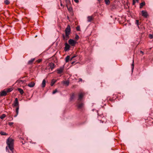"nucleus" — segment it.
Masks as SVG:
<instances>
[{
  "instance_id": "obj_1",
  "label": "nucleus",
  "mask_w": 153,
  "mask_h": 153,
  "mask_svg": "<svg viewBox=\"0 0 153 153\" xmlns=\"http://www.w3.org/2000/svg\"><path fill=\"white\" fill-rule=\"evenodd\" d=\"M7 146L6 149L7 152L9 153H13L14 152V140L9 137L7 140Z\"/></svg>"
},
{
  "instance_id": "obj_2",
  "label": "nucleus",
  "mask_w": 153,
  "mask_h": 153,
  "mask_svg": "<svg viewBox=\"0 0 153 153\" xmlns=\"http://www.w3.org/2000/svg\"><path fill=\"white\" fill-rule=\"evenodd\" d=\"M71 31L70 26L69 25H68L65 30V34L69 35L71 33Z\"/></svg>"
},
{
  "instance_id": "obj_3",
  "label": "nucleus",
  "mask_w": 153,
  "mask_h": 153,
  "mask_svg": "<svg viewBox=\"0 0 153 153\" xmlns=\"http://www.w3.org/2000/svg\"><path fill=\"white\" fill-rule=\"evenodd\" d=\"M64 69V66L60 67L59 68L57 69V73L59 74H62Z\"/></svg>"
},
{
  "instance_id": "obj_4",
  "label": "nucleus",
  "mask_w": 153,
  "mask_h": 153,
  "mask_svg": "<svg viewBox=\"0 0 153 153\" xmlns=\"http://www.w3.org/2000/svg\"><path fill=\"white\" fill-rule=\"evenodd\" d=\"M68 43L72 46H74L76 43V42L73 39H70L68 40Z\"/></svg>"
},
{
  "instance_id": "obj_5",
  "label": "nucleus",
  "mask_w": 153,
  "mask_h": 153,
  "mask_svg": "<svg viewBox=\"0 0 153 153\" xmlns=\"http://www.w3.org/2000/svg\"><path fill=\"white\" fill-rule=\"evenodd\" d=\"M65 47L64 48V51H68L70 48V46L67 42H65Z\"/></svg>"
},
{
  "instance_id": "obj_6",
  "label": "nucleus",
  "mask_w": 153,
  "mask_h": 153,
  "mask_svg": "<svg viewBox=\"0 0 153 153\" xmlns=\"http://www.w3.org/2000/svg\"><path fill=\"white\" fill-rule=\"evenodd\" d=\"M84 96V94L82 93H80L78 95V101H80L82 100Z\"/></svg>"
},
{
  "instance_id": "obj_7",
  "label": "nucleus",
  "mask_w": 153,
  "mask_h": 153,
  "mask_svg": "<svg viewBox=\"0 0 153 153\" xmlns=\"http://www.w3.org/2000/svg\"><path fill=\"white\" fill-rule=\"evenodd\" d=\"M84 104L82 102L79 103V101L77 102V108L79 109L81 108L83 106Z\"/></svg>"
},
{
  "instance_id": "obj_8",
  "label": "nucleus",
  "mask_w": 153,
  "mask_h": 153,
  "mask_svg": "<svg viewBox=\"0 0 153 153\" xmlns=\"http://www.w3.org/2000/svg\"><path fill=\"white\" fill-rule=\"evenodd\" d=\"M62 36L63 39L64 40L66 41L69 38V35L66 34L65 35L64 34H62Z\"/></svg>"
},
{
  "instance_id": "obj_9",
  "label": "nucleus",
  "mask_w": 153,
  "mask_h": 153,
  "mask_svg": "<svg viewBox=\"0 0 153 153\" xmlns=\"http://www.w3.org/2000/svg\"><path fill=\"white\" fill-rule=\"evenodd\" d=\"M48 65L50 67L49 69H51V70H52L55 67L54 64L52 62L49 63Z\"/></svg>"
},
{
  "instance_id": "obj_10",
  "label": "nucleus",
  "mask_w": 153,
  "mask_h": 153,
  "mask_svg": "<svg viewBox=\"0 0 153 153\" xmlns=\"http://www.w3.org/2000/svg\"><path fill=\"white\" fill-rule=\"evenodd\" d=\"M142 13V16L145 18H146L148 16V14L146 11L142 10L141 11Z\"/></svg>"
},
{
  "instance_id": "obj_11",
  "label": "nucleus",
  "mask_w": 153,
  "mask_h": 153,
  "mask_svg": "<svg viewBox=\"0 0 153 153\" xmlns=\"http://www.w3.org/2000/svg\"><path fill=\"white\" fill-rule=\"evenodd\" d=\"M7 94V92L6 91L4 90L1 92V96H5Z\"/></svg>"
},
{
  "instance_id": "obj_12",
  "label": "nucleus",
  "mask_w": 153,
  "mask_h": 153,
  "mask_svg": "<svg viewBox=\"0 0 153 153\" xmlns=\"http://www.w3.org/2000/svg\"><path fill=\"white\" fill-rule=\"evenodd\" d=\"M19 102L17 98L15 99V100L14 102V106H19Z\"/></svg>"
},
{
  "instance_id": "obj_13",
  "label": "nucleus",
  "mask_w": 153,
  "mask_h": 153,
  "mask_svg": "<svg viewBox=\"0 0 153 153\" xmlns=\"http://www.w3.org/2000/svg\"><path fill=\"white\" fill-rule=\"evenodd\" d=\"M35 84V83L33 82H31L28 84L27 86L30 88H32L34 86Z\"/></svg>"
},
{
  "instance_id": "obj_14",
  "label": "nucleus",
  "mask_w": 153,
  "mask_h": 153,
  "mask_svg": "<svg viewBox=\"0 0 153 153\" xmlns=\"http://www.w3.org/2000/svg\"><path fill=\"white\" fill-rule=\"evenodd\" d=\"M88 22H91L93 19V17L92 16H88L87 17Z\"/></svg>"
},
{
  "instance_id": "obj_15",
  "label": "nucleus",
  "mask_w": 153,
  "mask_h": 153,
  "mask_svg": "<svg viewBox=\"0 0 153 153\" xmlns=\"http://www.w3.org/2000/svg\"><path fill=\"white\" fill-rule=\"evenodd\" d=\"M46 84V80L45 79H44L42 82V88L45 87Z\"/></svg>"
},
{
  "instance_id": "obj_16",
  "label": "nucleus",
  "mask_w": 153,
  "mask_h": 153,
  "mask_svg": "<svg viewBox=\"0 0 153 153\" xmlns=\"http://www.w3.org/2000/svg\"><path fill=\"white\" fill-rule=\"evenodd\" d=\"M35 59V58L31 59L30 60L28 61V64L29 65L32 64Z\"/></svg>"
},
{
  "instance_id": "obj_17",
  "label": "nucleus",
  "mask_w": 153,
  "mask_h": 153,
  "mask_svg": "<svg viewBox=\"0 0 153 153\" xmlns=\"http://www.w3.org/2000/svg\"><path fill=\"white\" fill-rule=\"evenodd\" d=\"M16 82L17 83H18L22 84L25 82V81L22 80H20V79H19V80H17L16 81Z\"/></svg>"
},
{
  "instance_id": "obj_18",
  "label": "nucleus",
  "mask_w": 153,
  "mask_h": 153,
  "mask_svg": "<svg viewBox=\"0 0 153 153\" xmlns=\"http://www.w3.org/2000/svg\"><path fill=\"white\" fill-rule=\"evenodd\" d=\"M19 106L17 107L16 108V115H15L14 116V117H16L17 116V115H18V113H19Z\"/></svg>"
},
{
  "instance_id": "obj_19",
  "label": "nucleus",
  "mask_w": 153,
  "mask_h": 153,
  "mask_svg": "<svg viewBox=\"0 0 153 153\" xmlns=\"http://www.w3.org/2000/svg\"><path fill=\"white\" fill-rule=\"evenodd\" d=\"M56 80H55L54 79H53L51 81V86H53V85L56 82Z\"/></svg>"
},
{
  "instance_id": "obj_20",
  "label": "nucleus",
  "mask_w": 153,
  "mask_h": 153,
  "mask_svg": "<svg viewBox=\"0 0 153 153\" xmlns=\"http://www.w3.org/2000/svg\"><path fill=\"white\" fill-rule=\"evenodd\" d=\"M66 6H69L70 4H71V2L70 0H66Z\"/></svg>"
},
{
  "instance_id": "obj_21",
  "label": "nucleus",
  "mask_w": 153,
  "mask_h": 153,
  "mask_svg": "<svg viewBox=\"0 0 153 153\" xmlns=\"http://www.w3.org/2000/svg\"><path fill=\"white\" fill-rule=\"evenodd\" d=\"M67 7L69 11L70 12H72L73 11V9L71 7L69 6V7L68 6H67Z\"/></svg>"
},
{
  "instance_id": "obj_22",
  "label": "nucleus",
  "mask_w": 153,
  "mask_h": 153,
  "mask_svg": "<svg viewBox=\"0 0 153 153\" xmlns=\"http://www.w3.org/2000/svg\"><path fill=\"white\" fill-rule=\"evenodd\" d=\"M18 90L19 92L21 94H23L24 91L22 89L20 88H18Z\"/></svg>"
},
{
  "instance_id": "obj_23",
  "label": "nucleus",
  "mask_w": 153,
  "mask_h": 153,
  "mask_svg": "<svg viewBox=\"0 0 153 153\" xmlns=\"http://www.w3.org/2000/svg\"><path fill=\"white\" fill-rule=\"evenodd\" d=\"M70 57L69 56H68L65 58V62H68L70 59Z\"/></svg>"
},
{
  "instance_id": "obj_24",
  "label": "nucleus",
  "mask_w": 153,
  "mask_h": 153,
  "mask_svg": "<svg viewBox=\"0 0 153 153\" xmlns=\"http://www.w3.org/2000/svg\"><path fill=\"white\" fill-rule=\"evenodd\" d=\"M8 135L7 134L3 131H1V135Z\"/></svg>"
},
{
  "instance_id": "obj_25",
  "label": "nucleus",
  "mask_w": 153,
  "mask_h": 153,
  "mask_svg": "<svg viewBox=\"0 0 153 153\" xmlns=\"http://www.w3.org/2000/svg\"><path fill=\"white\" fill-rule=\"evenodd\" d=\"M13 90V88H8L6 91L7 92V93H9V92H11Z\"/></svg>"
},
{
  "instance_id": "obj_26",
  "label": "nucleus",
  "mask_w": 153,
  "mask_h": 153,
  "mask_svg": "<svg viewBox=\"0 0 153 153\" xmlns=\"http://www.w3.org/2000/svg\"><path fill=\"white\" fill-rule=\"evenodd\" d=\"M74 97H75L74 94V93H73V94H72L71 96L70 100H73L74 98Z\"/></svg>"
},
{
  "instance_id": "obj_27",
  "label": "nucleus",
  "mask_w": 153,
  "mask_h": 153,
  "mask_svg": "<svg viewBox=\"0 0 153 153\" xmlns=\"http://www.w3.org/2000/svg\"><path fill=\"white\" fill-rule=\"evenodd\" d=\"M134 60H133V62L131 64V70L133 72L134 68Z\"/></svg>"
},
{
  "instance_id": "obj_28",
  "label": "nucleus",
  "mask_w": 153,
  "mask_h": 153,
  "mask_svg": "<svg viewBox=\"0 0 153 153\" xmlns=\"http://www.w3.org/2000/svg\"><path fill=\"white\" fill-rule=\"evenodd\" d=\"M140 8H142V7L144 6V5H145V3L144 2H142L140 4Z\"/></svg>"
},
{
  "instance_id": "obj_29",
  "label": "nucleus",
  "mask_w": 153,
  "mask_h": 153,
  "mask_svg": "<svg viewBox=\"0 0 153 153\" xmlns=\"http://www.w3.org/2000/svg\"><path fill=\"white\" fill-rule=\"evenodd\" d=\"M105 3L107 5H109L110 4L109 0H105Z\"/></svg>"
},
{
  "instance_id": "obj_30",
  "label": "nucleus",
  "mask_w": 153,
  "mask_h": 153,
  "mask_svg": "<svg viewBox=\"0 0 153 153\" xmlns=\"http://www.w3.org/2000/svg\"><path fill=\"white\" fill-rule=\"evenodd\" d=\"M4 3L8 5L9 4L10 2H9V1L8 0H5L4 1Z\"/></svg>"
},
{
  "instance_id": "obj_31",
  "label": "nucleus",
  "mask_w": 153,
  "mask_h": 153,
  "mask_svg": "<svg viewBox=\"0 0 153 153\" xmlns=\"http://www.w3.org/2000/svg\"><path fill=\"white\" fill-rule=\"evenodd\" d=\"M6 117V115L4 114H2L1 116V119H3Z\"/></svg>"
},
{
  "instance_id": "obj_32",
  "label": "nucleus",
  "mask_w": 153,
  "mask_h": 153,
  "mask_svg": "<svg viewBox=\"0 0 153 153\" xmlns=\"http://www.w3.org/2000/svg\"><path fill=\"white\" fill-rule=\"evenodd\" d=\"M69 83V82L68 81H65L64 82V84L66 85L67 86L68 85Z\"/></svg>"
},
{
  "instance_id": "obj_33",
  "label": "nucleus",
  "mask_w": 153,
  "mask_h": 153,
  "mask_svg": "<svg viewBox=\"0 0 153 153\" xmlns=\"http://www.w3.org/2000/svg\"><path fill=\"white\" fill-rule=\"evenodd\" d=\"M138 0H133V4L134 5L136 2H138Z\"/></svg>"
},
{
  "instance_id": "obj_34",
  "label": "nucleus",
  "mask_w": 153,
  "mask_h": 153,
  "mask_svg": "<svg viewBox=\"0 0 153 153\" xmlns=\"http://www.w3.org/2000/svg\"><path fill=\"white\" fill-rule=\"evenodd\" d=\"M136 24L138 26L139 25V21L138 20H136Z\"/></svg>"
},
{
  "instance_id": "obj_35",
  "label": "nucleus",
  "mask_w": 153,
  "mask_h": 153,
  "mask_svg": "<svg viewBox=\"0 0 153 153\" xmlns=\"http://www.w3.org/2000/svg\"><path fill=\"white\" fill-rule=\"evenodd\" d=\"M76 29L77 31H79L80 30V27L79 26H78L76 27Z\"/></svg>"
},
{
  "instance_id": "obj_36",
  "label": "nucleus",
  "mask_w": 153,
  "mask_h": 153,
  "mask_svg": "<svg viewBox=\"0 0 153 153\" xmlns=\"http://www.w3.org/2000/svg\"><path fill=\"white\" fill-rule=\"evenodd\" d=\"M57 89H55V90H54L52 92V93L53 94H55L56 92H57Z\"/></svg>"
},
{
  "instance_id": "obj_37",
  "label": "nucleus",
  "mask_w": 153,
  "mask_h": 153,
  "mask_svg": "<svg viewBox=\"0 0 153 153\" xmlns=\"http://www.w3.org/2000/svg\"><path fill=\"white\" fill-rule=\"evenodd\" d=\"M149 37L150 38L152 39L153 38V35L151 34H150L149 35Z\"/></svg>"
},
{
  "instance_id": "obj_38",
  "label": "nucleus",
  "mask_w": 153,
  "mask_h": 153,
  "mask_svg": "<svg viewBox=\"0 0 153 153\" xmlns=\"http://www.w3.org/2000/svg\"><path fill=\"white\" fill-rule=\"evenodd\" d=\"M79 38V36L77 35H76L75 36V39H78Z\"/></svg>"
},
{
  "instance_id": "obj_39",
  "label": "nucleus",
  "mask_w": 153,
  "mask_h": 153,
  "mask_svg": "<svg viewBox=\"0 0 153 153\" xmlns=\"http://www.w3.org/2000/svg\"><path fill=\"white\" fill-rule=\"evenodd\" d=\"M13 124V122H9L8 123V124L10 126H12Z\"/></svg>"
},
{
  "instance_id": "obj_40",
  "label": "nucleus",
  "mask_w": 153,
  "mask_h": 153,
  "mask_svg": "<svg viewBox=\"0 0 153 153\" xmlns=\"http://www.w3.org/2000/svg\"><path fill=\"white\" fill-rule=\"evenodd\" d=\"M41 61H42V60L41 59H39V60H37V61L39 63V62H40Z\"/></svg>"
},
{
  "instance_id": "obj_41",
  "label": "nucleus",
  "mask_w": 153,
  "mask_h": 153,
  "mask_svg": "<svg viewBox=\"0 0 153 153\" xmlns=\"http://www.w3.org/2000/svg\"><path fill=\"white\" fill-rule=\"evenodd\" d=\"M74 1L76 3H78L79 2L78 0H74Z\"/></svg>"
},
{
  "instance_id": "obj_42",
  "label": "nucleus",
  "mask_w": 153,
  "mask_h": 153,
  "mask_svg": "<svg viewBox=\"0 0 153 153\" xmlns=\"http://www.w3.org/2000/svg\"><path fill=\"white\" fill-rule=\"evenodd\" d=\"M82 80L81 78H79V82H82Z\"/></svg>"
},
{
  "instance_id": "obj_43",
  "label": "nucleus",
  "mask_w": 153,
  "mask_h": 153,
  "mask_svg": "<svg viewBox=\"0 0 153 153\" xmlns=\"http://www.w3.org/2000/svg\"><path fill=\"white\" fill-rule=\"evenodd\" d=\"M97 1L99 2V3H100L101 1L102 0H97Z\"/></svg>"
},
{
  "instance_id": "obj_44",
  "label": "nucleus",
  "mask_w": 153,
  "mask_h": 153,
  "mask_svg": "<svg viewBox=\"0 0 153 153\" xmlns=\"http://www.w3.org/2000/svg\"><path fill=\"white\" fill-rule=\"evenodd\" d=\"M76 56V55L73 56H72V58H74Z\"/></svg>"
},
{
  "instance_id": "obj_45",
  "label": "nucleus",
  "mask_w": 153,
  "mask_h": 153,
  "mask_svg": "<svg viewBox=\"0 0 153 153\" xmlns=\"http://www.w3.org/2000/svg\"><path fill=\"white\" fill-rule=\"evenodd\" d=\"M140 52L141 53H142L143 54V51H140Z\"/></svg>"
},
{
  "instance_id": "obj_46",
  "label": "nucleus",
  "mask_w": 153,
  "mask_h": 153,
  "mask_svg": "<svg viewBox=\"0 0 153 153\" xmlns=\"http://www.w3.org/2000/svg\"><path fill=\"white\" fill-rule=\"evenodd\" d=\"M60 5H61V6H62V3H61Z\"/></svg>"
},
{
  "instance_id": "obj_47",
  "label": "nucleus",
  "mask_w": 153,
  "mask_h": 153,
  "mask_svg": "<svg viewBox=\"0 0 153 153\" xmlns=\"http://www.w3.org/2000/svg\"><path fill=\"white\" fill-rule=\"evenodd\" d=\"M73 58H72V57H71V58L70 60H72V59H73Z\"/></svg>"
},
{
  "instance_id": "obj_48",
  "label": "nucleus",
  "mask_w": 153,
  "mask_h": 153,
  "mask_svg": "<svg viewBox=\"0 0 153 153\" xmlns=\"http://www.w3.org/2000/svg\"><path fill=\"white\" fill-rule=\"evenodd\" d=\"M74 62H72V64H73L74 63Z\"/></svg>"
},
{
  "instance_id": "obj_49",
  "label": "nucleus",
  "mask_w": 153,
  "mask_h": 153,
  "mask_svg": "<svg viewBox=\"0 0 153 153\" xmlns=\"http://www.w3.org/2000/svg\"><path fill=\"white\" fill-rule=\"evenodd\" d=\"M67 18H68V19H69V17H68V16H67Z\"/></svg>"
},
{
  "instance_id": "obj_50",
  "label": "nucleus",
  "mask_w": 153,
  "mask_h": 153,
  "mask_svg": "<svg viewBox=\"0 0 153 153\" xmlns=\"http://www.w3.org/2000/svg\"><path fill=\"white\" fill-rule=\"evenodd\" d=\"M66 0H65V1H66Z\"/></svg>"
}]
</instances>
